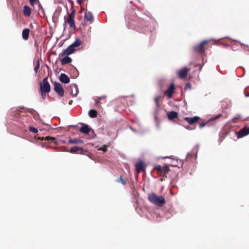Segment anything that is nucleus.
<instances>
[{"instance_id": "obj_1", "label": "nucleus", "mask_w": 249, "mask_h": 249, "mask_svg": "<svg viewBox=\"0 0 249 249\" xmlns=\"http://www.w3.org/2000/svg\"><path fill=\"white\" fill-rule=\"evenodd\" d=\"M148 200L152 203L158 206H162L166 203L164 197L159 196L155 193H151L148 196Z\"/></svg>"}, {"instance_id": "obj_2", "label": "nucleus", "mask_w": 249, "mask_h": 249, "mask_svg": "<svg viewBox=\"0 0 249 249\" xmlns=\"http://www.w3.org/2000/svg\"><path fill=\"white\" fill-rule=\"evenodd\" d=\"M208 40H205L202 41L200 44L194 47V51L200 54H203L205 51V46L208 44Z\"/></svg>"}, {"instance_id": "obj_3", "label": "nucleus", "mask_w": 249, "mask_h": 249, "mask_svg": "<svg viewBox=\"0 0 249 249\" xmlns=\"http://www.w3.org/2000/svg\"><path fill=\"white\" fill-rule=\"evenodd\" d=\"M40 91L49 92L51 90V87L48 81V77H45L42 81L40 83Z\"/></svg>"}, {"instance_id": "obj_4", "label": "nucleus", "mask_w": 249, "mask_h": 249, "mask_svg": "<svg viewBox=\"0 0 249 249\" xmlns=\"http://www.w3.org/2000/svg\"><path fill=\"white\" fill-rule=\"evenodd\" d=\"M154 169L156 170L159 174H163V177H166V175L168 174L170 171L169 165L166 164L164 166L160 165H156L154 167Z\"/></svg>"}, {"instance_id": "obj_5", "label": "nucleus", "mask_w": 249, "mask_h": 249, "mask_svg": "<svg viewBox=\"0 0 249 249\" xmlns=\"http://www.w3.org/2000/svg\"><path fill=\"white\" fill-rule=\"evenodd\" d=\"M75 12V10H72L71 12L69 14L68 17L65 20V22L69 24L70 28L73 29L75 28V25L74 20Z\"/></svg>"}, {"instance_id": "obj_6", "label": "nucleus", "mask_w": 249, "mask_h": 249, "mask_svg": "<svg viewBox=\"0 0 249 249\" xmlns=\"http://www.w3.org/2000/svg\"><path fill=\"white\" fill-rule=\"evenodd\" d=\"M54 90L59 95L62 97L64 95V90L62 85L58 82H54Z\"/></svg>"}, {"instance_id": "obj_7", "label": "nucleus", "mask_w": 249, "mask_h": 249, "mask_svg": "<svg viewBox=\"0 0 249 249\" xmlns=\"http://www.w3.org/2000/svg\"><path fill=\"white\" fill-rule=\"evenodd\" d=\"M94 20V18L92 13L90 11H86L84 15V22L85 23H89L91 24Z\"/></svg>"}, {"instance_id": "obj_8", "label": "nucleus", "mask_w": 249, "mask_h": 249, "mask_svg": "<svg viewBox=\"0 0 249 249\" xmlns=\"http://www.w3.org/2000/svg\"><path fill=\"white\" fill-rule=\"evenodd\" d=\"M249 134V127L245 125L237 133V137L238 138H242L248 135Z\"/></svg>"}, {"instance_id": "obj_9", "label": "nucleus", "mask_w": 249, "mask_h": 249, "mask_svg": "<svg viewBox=\"0 0 249 249\" xmlns=\"http://www.w3.org/2000/svg\"><path fill=\"white\" fill-rule=\"evenodd\" d=\"M75 51V49L71 46H69L66 49L64 50L61 53L59 54V57H63L65 55H69L72 54Z\"/></svg>"}, {"instance_id": "obj_10", "label": "nucleus", "mask_w": 249, "mask_h": 249, "mask_svg": "<svg viewBox=\"0 0 249 249\" xmlns=\"http://www.w3.org/2000/svg\"><path fill=\"white\" fill-rule=\"evenodd\" d=\"M189 69L185 67L178 71V76L180 79L185 78L187 76Z\"/></svg>"}, {"instance_id": "obj_11", "label": "nucleus", "mask_w": 249, "mask_h": 249, "mask_svg": "<svg viewBox=\"0 0 249 249\" xmlns=\"http://www.w3.org/2000/svg\"><path fill=\"white\" fill-rule=\"evenodd\" d=\"M145 168V166L142 161H139L135 164V169L138 173L144 171Z\"/></svg>"}, {"instance_id": "obj_12", "label": "nucleus", "mask_w": 249, "mask_h": 249, "mask_svg": "<svg viewBox=\"0 0 249 249\" xmlns=\"http://www.w3.org/2000/svg\"><path fill=\"white\" fill-rule=\"evenodd\" d=\"M175 89V85L172 83L169 86L168 89L164 92V94L166 95L169 98L172 97L173 93Z\"/></svg>"}, {"instance_id": "obj_13", "label": "nucleus", "mask_w": 249, "mask_h": 249, "mask_svg": "<svg viewBox=\"0 0 249 249\" xmlns=\"http://www.w3.org/2000/svg\"><path fill=\"white\" fill-rule=\"evenodd\" d=\"M85 150L83 148L79 147L78 146H74L71 147L70 150H67V152H70L71 153H78L83 154Z\"/></svg>"}, {"instance_id": "obj_14", "label": "nucleus", "mask_w": 249, "mask_h": 249, "mask_svg": "<svg viewBox=\"0 0 249 249\" xmlns=\"http://www.w3.org/2000/svg\"><path fill=\"white\" fill-rule=\"evenodd\" d=\"M184 120L187 121L190 124H193L200 120V118L198 116H195L194 117H185Z\"/></svg>"}, {"instance_id": "obj_15", "label": "nucleus", "mask_w": 249, "mask_h": 249, "mask_svg": "<svg viewBox=\"0 0 249 249\" xmlns=\"http://www.w3.org/2000/svg\"><path fill=\"white\" fill-rule=\"evenodd\" d=\"M79 131L82 133L88 134L91 131V128L88 124H83L82 126L80 128Z\"/></svg>"}, {"instance_id": "obj_16", "label": "nucleus", "mask_w": 249, "mask_h": 249, "mask_svg": "<svg viewBox=\"0 0 249 249\" xmlns=\"http://www.w3.org/2000/svg\"><path fill=\"white\" fill-rule=\"evenodd\" d=\"M60 81L64 84H68L70 82L69 77L65 73H61L59 76Z\"/></svg>"}, {"instance_id": "obj_17", "label": "nucleus", "mask_w": 249, "mask_h": 249, "mask_svg": "<svg viewBox=\"0 0 249 249\" xmlns=\"http://www.w3.org/2000/svg\"><path fill=\"white\" fill-rule=\"evenodd\" d=\"M30 34V30L28 28H25L22 31V37L25 40H27L29 38Z\"/></svg>"}, {"instance_id": "obj_18", "label": "nucleus", "mask_w": 249, "mask_h": 249, "mask_svg": "<svg viewBox=\"0 0 249 249\" xmlns=\"http://www.w3.org/2000/svg\"><path fill=\"white\" fill-rule=\"evenodd\" d=\"M71 61L72 59L71 57H68V55H65V57L61 59V63L62 65H64L71 63Z\"/></svg>"}, {"instance_id": "obj_19", "label": "nucleus", "mask_w": 249, "mask_h": 249, "mask_svg": "<svg viewBox=\"0 0 249 249\" xmlns=\"http://www.w3.org/2000/svg\"><path fill=\"white\" fill-rule=\"evenodd\" d=\"M178 114L175 111H172L168 113V118L170 120H173L178 117Z\"/></svg>"}, {"instance_id": "obj_20", "label": "nucleus", "mask_w": 249, "mask_h": 249, "mask_svg": "<svg viewBox=\"0 0 249 249\" xmlns=\"http://www.w3.org/2000/svg\"><path fill=\"white\" fill-rule=\"evenodd\" d=\"M31 13V8L27 5H25L23 7V14L24 16L29 17Z\"/></svg>"}, {"instance_id": "obj_21", "label": "nucleus", "mask_w": 249, "mask_h": 249, "mask_svg": "<svg viewBox=\"0 0 249 249\" xmlns=\"http://www.w3.org/2000/svg\"><path fill=\"white\" fill-rule=\"evenodd\" d=\"M81 44V40L79 38H76L71 45L74 49L75 47H78L80 46Z\"/></svg>"}, {"instance_id": "obj_22", "label": "nucleus", "mask_w": 249, "mask_h": 249, "mask_svg": "<svg viewBox=\"0 0 249 249\" xmlns=\"http://www.w3.org/2000/svg\"><path fill=\"white\" fill-rule=\"evenodd\" d=\"M38 139H39L40 140H41V141H43V140H45V141L51 140L54 143L56 142L55 138L54 137H53L47 136V137H40V138H39Z\"/></svg>"}, {"instance_id": "obj_23", "label": "nucleus", "mask_w": 249, "mask_h": 249, "mask_svg": "<svg viewBox=\"0 0 249 249\" xmlns=\"http://www.w3.org/2000/svg\"><path fill=\"white\" fill-rule=\"evenodd\" d=\"M83 142L82 140L78 139H70L69 140V143L71 144H76L79 143H82Z\"/></svg>"}, {"instance_id": "obj_24", "label": "nucleus", "mask_w": 249, "mask_h": 249, "mask_svg": "<svg viewBox=\"0 0 249 249\" xmlns=\"http://www.w3.org/2000/svg\"><path fill=\"white\" fill-rule=\"evenodd\" d=\"M89 115L91 118H95L97 115V112L94 109H90L89 111Z\"/></svg>"}, {"instance_id": "obj_25", "label": "nucleus", "mask_w": 249, "mask_h": 249, "mask_svg": "<svg viewBox=\"0 0 249 249\" xmlns=\"http://www.w3.org/2000/svg\"><path fill=\"white\" fill-rule=\"evenodd\" d=\"M116 182L119 183H121L123 185H124L126 183V181L124 179L122 176L116 180Z\"/></svg>"}, {"instance_id": "obj_26", "label": "nucleus", "mask_w": 249, "mask_h": 249, "mask_svg": "<svg viewBox=\"0 0 249 249\" xmlns=\"http://www.w3.org/2000/svg\"><path fill=\"white\" fill-rule=\"evenodd\" d=\"M161 98L160 96H158L155 97L154 101L156 103V106L157 107H159L160 106V105L159 104V101L160 100V98Z\"/></svg>"}, {"instance_id": "obj_27", "label": "nucleus", "mask_w": 249, "mask_h": 249, "mask_svg": "<svg viewBox=\"0 0 249 249\" xmlns=\"http://www.w3.org/2000/svg\"><path fill=\"white\" fill-rule=\"evenodd\" d=\"M40 67L39 60L38 59L36 61V66L34 68V70L36 73L38 72V70Z\"/></svg>"}, {"instance_id": "obj_28", "label": "nucleus", "mask_w": 249, "mask_h": 249, "mask_svg": "<svg viewBox=\"0 0 249 249\" xmlns=\"http://www.w3.org/2000/svg\"><path fill=\"white\" fill-rule=\"evenodd\" d=\"M29 130L30 132H32L34 133H36L38 132V130L36 128L33 126L29 127Z\"/></svg>"}, {"instance_id": "obj_29", "label": "nucleus", "mask_w": 249, "mask_h": 249, "mask_svg": "<svg viewBox=\"0 0 249 249\" xmlns=\"http://www.w3.org/2000/svg\"><path fill=\"white\" fill-rule=\"evenodd\" d=\"M98 150H102L104 152H106L107 150V146L106 145H104L102 147L99 148Z\"/></svg>"}, {"instance_id": "obj_30", "label": "nucleus", "mask_w": 249, "mask_h": 249, "mask_svg": "<svg viewBox=\"0 0 249 249\" xmlns=\"http://www.w3.org/2000/svg\"><path fill=\"white\" fill-rule=\"evenodd\" d=\"M191 84L190 83H187L185 85L184 89L187 90L189 89H191Z\"/></svg>"}, {"instance_id": "obj_31", "label": "nucleus", "mask_w": 249, "mask_h": 249, "mask_svg": "<svg viewBox=\"0 0 249 249\" xmlns=\"http://www.w3.org/2000/svg\"><path fill=\"white\" fill-rule=\"evenodd\" d=\"M208 123H209V122H204V123H200V124H199V127L200 128H202L203 127H204L205 126H206V125L207 124H208Z\"/></svg>"}, {"instance_id": "obj_32", "label": "nucleus", "mask_w": 249, "mask_h": 249, "mask_svg": "<svg viewBox=\"0 0 249 249\" xmlns=\"http://www.w3.org/2000/svg\"><path fill=\"white\" fill-rule=\"evenodd\" d=\"M40 93H41V97H42V98L43 99H45V98H46V93L47 92H42V91H40Z\"/></svg>"}, {"instance_id": "obj_33", "label": "nucleus", "mask_w": 249, "mask_h": 249, "mask_svg": "<svg viewBox=\"0 0 249 249\" xmlns=\"http://www.w3.org/2000/svg\"><path fill=\"white\" fill-rule=\"evenodd\" d=\"M89 135L91 136L92 138H94L96 136V134H95L94 130L91 128V131L89 133Z\"/></svg>"}, {"instance_id": "obj_34", "label": "nucleus", "mask_w": 249, "mask_h": 249, "mask_svg": "<svg viewBox=\"0 0 249 249\" xmlns=\"http://www.w3.org/2000/svg\"><path fill=\"white\" fill-rule=\"evenodd\" d=\"M95 104L97 107H100V104H101V100H100L99 99L97 100H96Z\"/></svg>"}, {"instance_id": "obj_35", "label": "nucleus", "mask_w": 249, "mask_h": 249, "mask_svg": "<svg viewBox=\"0 0 249 249\" xmlns=\"http://www.w3.org/2000/svg\"><path fill=\"white\" fill-rule=\"evenodd\" d=\"M248 90V88H247L244 90L245 95L247 97H249V92L247 91Z\"/></svg>"}, {"instance_id": "obj_36", "label": "nucleus", "mask_w": 249, "mask_h": 249, "mask_svg": "<svg viewBox=\"0 0 249 249\" xmlns=\"http://www.w3.org/2000/svg\"><path fill=\"white\" fill-rule=\"evenodd\" d=\"M37 1L38 2V0H29V2H30V4L32 6L34 5L35 2H37Z\"/></svg>"}, {"instance_id": "obj_37", "label": "nucleus", "mask_w": 249, "mask_h": 249, "mask_svg": "<svg viewBox=\"0 0 249 249\" xmlns=\"http://www.w3.org/2000/svg\"><path fill=\"white\" fill-rule=\"evenodd\" d=\"M98 99L101 101L102 100H104L105 101V102H106V97L105 96H102V97H98Z\"/></svg>"}, {"instance_id": "obj_38", "label": "nucleus", "mask_w": 249, "mask_h": 249, "mask_svg": "<svg viewBox=\"0 0 249 249\" xmlns=\"http://www.w3.org/2000/svg\"><path fill=\"white\" fill-rule=\"evenodd\" d=\"M85 0H77V3L80 4L82 2L84 1Z\"/></svg>"}, {"instance_id": "obj_39", "label": "nucleus", "mask_w": 249, "mask_h": 249, "mask_svg": "<svg viewBox=\"0 0 249 249\" xmlns=\"http://www.w3.org/2000/svg\"><path fill=\"white\" fill-rule=\"evenodd\" d=\"M221 116V115H220V114H219V115H217V117H216L214 119H216V118H219Z\"/></svg>"}, {"instance_id": "obj_40", "label": "nucleus", "mask_w": 249, "mask_h": 249, "mask_svg": "<svg viewBox=\"0 0 249 249\" xmlns=\"http://www.w3.org/2000/svg\"><path fill=\"white\" fill-rule=\"evenodd\" d=\"M72 101L71 100V101H70L69 104L71 105L72 104Z\"/></svg>"}, {"instance_id": "obj_41", "label": "nucleus", "mask_w": 249, "mask_h": 249, "mask_svg": "<svg viewBox=\"0 0 249 249\" xmlns=\"http://www.w3.org/2000/svg\"><path fill=\"white\" fill-rule=\"evenodd\" d=\"M77 91H76V93H75L74 94H73V95H74V96H76V94H77Z\"/></svg>"}, {"instance_id": "obj_42", "label": "nucleus", "mask_w": 249, "mask_h": 249, "mask_svg": "<svg viewBox=\"0 0 249 249\" xmlns=\"http://www.w3.org/2000/svg\"><path fill=\"white\" fill-rule=\"evenodd\" d=\"M67 150H69L68 149H65V151H67Z\"/></svg>"}, {"instance_id": "obj_43", "label": "nucleus", "mask_w": 249, "mask_h": 249, "mask_svg": "<svg viewBox=\"0 0 249 249\" xmlns=\"http://www.w3.org/2000/svg\"><path fill=\"white\" fill-rule=\"evenodd\" d=\"M169 157H164L163 158H168Z\"/></svg>"}]
</instances>
